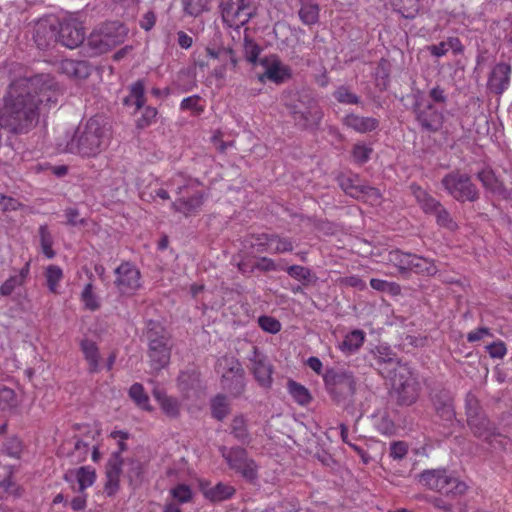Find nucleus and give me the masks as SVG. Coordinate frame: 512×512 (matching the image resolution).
<instances>
[{
    "label": "nucleus",
    "instance_id": "f257e3e1",
    "mask_svg": "<svg viewBox=\"0 0 512 512\" xmlns=\"http://www.w3.org/2000/svg\"><path fill=\"white\" fill-rule=\"evenodd\" d=\"M32 83L30 78L14 80L0 108V126L13 134H26L32 123Z\"/></svg>",
    "mask_w": 512,
    "mask_h": 512
},
{
    "label": "nucleus",
    "instance_id": "f03ea898",
    "mask_svg": "<svg viewBox=\"0 0 512 512\" xmlns=\"http://www.w3.org/2000/svg\"><path fill=\"white\" fill-rule=\"evenodd\" d=\"M111 137L110 123L103 116L96 115L77 127L65 151L81 157H96L109 146Z\"/></svg>",
    "mask_w": 512,
    "mask_h": 512
},
{
    "label": "nucleus",
    "instance_id": "7ed1b4c3",
    "mask_svg": "<svg viewBox=\"0 0 512 512\" xmlns=\"http://www.w3.org/2000/svg\"><path fill=\"white\" fill-rule=\"evenodd\" d=\"M38 47H44L50 40H58L63 46L74 49L85 39V29L76 19H67L62 23L54 16H47L35 23Z\"/></svg>",
    "mask_w": 512,
    "mask_h": 512
},
{
    "label": "nucleus",
    "instance_id": "20e7f679",
    "mask_svg": "<svg viewBox=\"0 0 512 512\" xmlns=\"http://www.w3.org/2000/svg\"><path fill=\"white\" fill-rule=\"evenodd\" d=\"M59 90L50 75L34 76V115L37 114V124L40 138L46 137V116L51 107L58 101ZM45 141H43L44 143Z\"/></svg>",
    "mask_w": 512,
    "mask_h": 512
},
{
    "label": "nucleus",
    "instance_id": "39448f33",
    "mask_svg": "<svg viewBox=\"0 0 512 512\" xmlns=\"http://www.w3.org/2000/svg\"><path fill=\"white\" fill-rule=\"evenodd\" d=\"M417 481L423 487L445 496L457 497L467 491V485L445 468L426 469L417 475Z\"/></svg>",
    "mask_w": 512,
    "mask_h": 512
},
{
    "label": "nucleus",
    "instance_id": "423d86ee",
    "mask_svg": "<svg viewBox=\"0 0 512 512\" xmlns=\"http://www.w3.org/2000/svg\"><path fill=\"white\" fill-rule=\"evenodd\" d=\"M127 28L118 22H109L95 29L88 37V45L95 54H103L122 44Z\"/></svg>",
    "mask_w": 512,
    "mask_h": 512
},
{
    "label": "nucleus",
    "instance_id": "0eeeda50",
    "mask_svg": "<svg viewBox=\"0 0 512 512\" xmlns=\"http://www.w3.org/2000/svg\"><path fill=\"white\" fill-rule=\"evenodd\" d=\"M147 338L151 367L155 370L162 369L170 360L169 337L159 324L151 321L148 324Z\"/></svg>",
    "mask_w": 512,
    "mask_h": 512
},
{
    "label": "nucleus",
    "instance_id": "6e6552de",
    "mask_svg": "<svg viewBox=\"0 0 512 512\" xmlns=\"http://www.w3.org/2000/svg\"><path fill=\"white\" fill-rule=\"evenodd\" d=\"M445 190L455 200L460 202H474L479 198V191L472 183L469 175L453 171L442 179Z\"/></svg>",
    "mask_w": 512,
    "mask_h": 512
},
{
    "label": "nucleus",
    "instance_id": "1a4fd4ad",
    "mask_svg": "<svg viewBox=\"0 0 512 512\" xmlns=\"http://www.w3.org/2000/svg\"><path fill=\"white\" fill-rule=\"evenodd\" d=\"M198 186L199 182L196 180H189L186 184L178 186L177 193L180 197L172 202V210L185 216L199 211L203 205L205 194L198 189Z\"/></svg>",
    "mask_w": 512,
    "mask_h": 512
},
{
    "label": "nucleus",
    "instance_id": "9d476101",
    "mask_svg": "<svg viewBox=\"0 0 512 512\" xmlns=\"http://www.w3.org/2000/svg\"><path fill=\"white\" fill-rule=\"evenodd\" d=\"M323 379L327 391L336 401L351 397L356 392V380L350 372L329 369Z\"/></svg>",
    "mask_w": 512,
    "mask_h": 512
},
{
    "label": "nucleus",
    "instance_id": "9b49d317",
    "mask_svg": "<svg viewBox=\"0 0 512 512\" xmlns=\"http://www.w3.org/2000/svg\"><path fill=\"white\" fill-rule=\"evenodd\" d=\"M218 372L222 375V386L234 395L244 391V370L240 362L230 356L222 357L218 361Z\"/></svg>",
    "mask_w": 512,
    "mask_h": 512
},
{
    "label": "nucleus",
    "instance_id": "f8f14e48",
    "mask_svg": "<svg viewBox=\"0 0 512 512\" xmlns=\"http://www.w3.org/2000/svg\"><path fill=\"white\" fill-rule=\"evenodd\" d=\"M221 453L229 467L241 474L248 481H254L258 476V466L256 462L248 456L245 449L233 447L227 449L221 448Z\"/></svg>",
    "mask_w": 512,
    "mask_h": 512
},
{
    "label": "nucleus",
    "instance_id": "ddd939ff",
    "mask_svg": "<svg viewBox=\"0 0 512 512\" xmlns=\"http://www.w3.org/2000/svg\"><path fill=\"white\" fill-rule=\"evenodd\" d=\"M295 124L301 128H316L319 126L323 112L316 101L307 99L288 105Z\"/></svg>",
    "mask_w": 512,
    "mask_h": 512
},
{
    "label": "nucleus",
    "instance_id": "4468645a",
    "mask_svg": "<svg viewBox=\"0 0 512 512\" xmlns=\"http://www.w3.org/2000/svg\"><path fill=\"white\" fill-rule=\"evenodd\" d=\"M223 21L229 27L246 24L253 15L252 0H220Z\"/></svg>",
    "mask_w": 512,
    "mask_h": 512
},
{
    "label": "nucleus",
    "instance_id": "2eb2a0df",
    "mask_svg": "<svg viewBox=\"0 0 512 512\" xmlns=\"http://www.w3.org/2000/svg\"><path fill=\"white\" fill-rule=\"evenodd\" d=\"M140 271L129 262H124L115 269V287L121 295L131 296L141 287Z\"/></svg>",
    "mask_w": 512,
    "mask_h": 512
},
{
    "label": "nucleus",
    "instance_id": "dca6fc26",
    "mask_svg": "<svg viewBox=\"0 0 512 512\" xmlns=\"http://www.w3.org/2000/svg\"><path fill=\"white\" fill-rule=\"evenodd\" d=\"M259 64L264 70L258 77L261 82L268 80L275 84H281L292 76L290 67L284 64L277 55L265 56L260 59Z\"/></svg>",
    "mask_w": 512,
    "mask_h": 512
},
{
    "label": "nucleus",
    "instance_id": "f3484780",
    "mask_svg": "<svg viewBox=\"0 0 512 512\" xmlns=\"http://www.w3.org/2000/svg\"><path fill=\"white\" fill-rule=\"evenodd\" d=\"M29 272L30 262L28 261L18 274L8 278L0 286V294L2 296L13 295L14 299L17 300L19 304L24 305V300H27V293L23 285L29 275Z\"/></svg>",
    "mask_w": 512,
    "mask_h": 512
},
{
    "label": "nucleus",
    "instance_id": "a211bd4d",
    "mask_svg": "<svg viewBox=\"0 0 512 512\" xmlns=\"http://www.w3.org/2000/svg\"><path fill=\"white\" fill-rule=\"evenodd\" d=\"M399 381L394 380V386L398 393V399L403 405L413 404L419 395V384L416 379L406 370L399 373Z\"/></svg>",
    "mask_w": 512,
    "mask_h": 512
},
{
    "label": "nucleus",
    "instance_id": "6ab92c4d",
    "mask_svg": "<svg viewBox=\"0 0 512 512\" xmlns=\"http://www.w3.org/2000/svg\"><path fill=\"white\" fill-rule=\"evenodd\" d=\"M258 252L286 253L294 249L290 238L281 237L277 234H262L257 237L254 243Z\"/></svg>",
    "mask_w": 512,
    "mask_h": 512
},
{
    "label": "nucleus",
    "instance_id": "aec40b11",
    "mask_svg": "<svg viewBox=\"0 0 512 512\" xmlns=\"http://www.w3.org/2000/svg\"><path fill=\"white\" fill-rule=\"evenodd\" d=\"M511 66L507 63H498L492 69L487 87L495 94H502L510 84Z\"/></svg>",
    "mask_w": 512,
    "mask_h": 512
},
{
    "label": "nucleus",
    "instance_id": "412c9836",
    "mask_svg": "<svg viewBox=\"0 0 512 512\" xmlns=\"http://www.w3.org/2000/svg\"><path fill=\"white\" fill-rule=\"evenodd\" d=\"M252 372L255 379L262 387L269 388L272 384V365L267 357L257 352L254 349V356L251 359Z\"/></svg>",
    "mask_w": 512,
    "mask_h": 512
},
{
    "label": "nucleus",
    "instance_id": "4be33fe9",
    "mask_svg": "<svg viewBox=\"0 0 512 512\" xmlns=\"http://www.w3.org/2000/svg\"><path fill=\"white\" fill-rule=\"evenodd\" d=\"M417 120L423 129L437 131L442 125V115L431 105L418 104L415 109Z\"/></svg>",
    "mask_w": 512,
    "mask_h": 512
},
{
    "label": "nucleus",
    "instance_id": "5701e85b",
    "mask_svg": "<svg viewBox=\"0 0 512 512\" xmlns=\"http://www.w3.org/2000/svg\"><path fill=\"white\" fill-rule=\"evenodd\" d=\"M90 446L88 443L76 439L75 441H67L59 448V453L69 459L71 464H78L86 460Z\"/></svg>",
    "mask_w": 512,
    "mask_h": 512
},
{
    "label": "nucleus",
    "instance_id": "b1692460",
    "mask_svg": "<svg viewBox=\"0 0 512 512\" xmlns=\"http://www.w3.org/2000/svg\"><path fill=\"white\" fill-rule=\"evenodd\" d=\"M122 472L121 457H111L106 467V483L104 491L108 496L114 495L119 489L120 475Z\"/></svg>",
    "mask_w": 512,
    "mask_h": 512
},
{
    "label": "nucleus",
    "instance_id": "393cba45",
    "mask_svg": "<svg viewBox=\"0 0 512 512\" xmlns=\"http://www.w3.org/2000/svg\"><path fill=\"white\" fill-rule=\"evenodd\" d=\"M17 404V397L13 389L7 387L0 388V434L6 432V414L12 413Z\"/></svg>",
    "mask_w": 512,
    "mask_h": 512
},
{
    "label": "nucleus",
    "instance_id": "a878e982",
    "mask_svg": "<svg viewBox=\"0 0 512 512\" xmlns=\"http://www.w3.org/2000/svg\"><path fill=\"white\" fill-rule=\"evenodd\" d=\"M343 124L358 133H367L375 130L379 125V121L373 117H364L351 113L343 118Z\"/></svg>",
    "mask_w": 512,
    "mask_h": 512
},
{
    "label": "nucleus",
    "instance_id": "bb28decb",
    "mask_svg": "<svg viewBox=\"0 0 512 512\" xmlns=\"http://www.w3.org/2000/svg\"><path fill=\"white\" fill-rule=\"evenodd\" d=\"M478 180L482 183L483 187L490 193L499 195L503 198H508L509 193L503 184L496 177L495 173L490 168H484L477 173Z\"/></svg>",
    "mask_w": 512,
    "mask_h": 512
},
{
    "label": "nucleus",
    "instance_id": "cd10ccee",
    "mask_svg": "<svg viewBox=\"0 0 512 512\" xmlns=\"http://www.w3.org/2000/svg\"><path fill=\"white\" fill-rule=\"evenodd\" d=\"M153 396L166 416L170 418H177L180 415L181 404L178 399L168 396L159 389L153 390Z\"/></svg>",
    "mask_w": 512,
    "mask_h": 512
},
{
    "label": "nucleus",
    "instance_id": "c85d7f7f",
    "mask_svg": "<svg viewBox=\"0 0 512 512\" xmlns=\"http://www.w3.org/2000/svg\"><path fill=\"white\" fill-rule=\"evenodd\" d=\"M200 488L204 497L213 502L229 499L235 493V489L232 486L223 483H218L214 487L201 483Z\"/></svg>",
    "mask_w": 512,
    "mask_h": 512
},
{
    "label": "nucleus",
    "instance_id": "c756f323",
    "mask_svg": "<svg viewBox=\"0 0 512 512\" xmlns=\"http://www.w3.org/2000/svg\"><path fill=\"white\" fill-rule=\"evenodd\" d=\"M410 189L416 201L418 202V204L421 206L425 213L434 214L442 206V204L439 201L430 196L424 189H422L417 184H411Z\"/></svg>",
    "mask_w": 512,
    "mask_h": 512
},
{
    "label": "nucleus",
    "instance_id": "7c9ffc66",
    "mask_svg": "<svg viewBox=\"0 0 512 512\" xmlns=\"http://www.w3.org/2000/svg\"><path fill=\"white\" fill-rule=\"evenodd\" d=\"M60 69L67 76L77 79L87 78L90 74V67L85 61L65 59L61 61Z\"/></svg>",
    "mask_w": 512,
    "mask_h": 512
},
{
    "label": "nucleus",
    "instance_id": "2f4dec72",
    "mask_svg": "<svg viewBox=\"0 0 512 512\" xmlns=\"http://www.w3.org/2000/svg\"><path fill=\"white\" fill-rule=\"evenodd\" d=\"M465 403L468 425L472 431H475L476 433L480 434L481 431L477 430L478 422L480 421L482 424H485L486 422L483 419L481 420L479 418V413H481L479 402L473 394L469 393L466 396Z\"/></svg>",
    "mask_w": 512,
    "mask_h": 512
},
{
    "label": "nucleus",
    "instance_id": "473e14b6",
    "mask_svg": "<svg viewBox=\"0 0 512 512\" xmlns=\"http://www.w3.org/2000/svg\"><path fill=\"white\" fill-rule=\"evenodd\" d=\"M81 351L88 362L89 371L97 372L99 369V350L96 343L89 339H83L80 343Z\"/></svg>",
    "mask_w": 512,
    "mask_h": 512
},
{
    "label": "nucleus",
    "instance_id": "72a5a7b5",
    "mask_svg": "<svg viewBox=\"0 0 512 512\" xmlns=\"http://www.w3.org/2000/svg\"><path fill=\"white\" fill-rule=\"evenodd\" d=\"M365 333L362 330H353L339 343V349L346 354L356 352L364 343Z\"/></svg>",
    "mask_w": 512,
    "mask_h": 512
},
{
    "label": "nucleus",
    "instance_id": "f704fd0d",
    "mask_svg": "<svg viewBox=\"0 0 512 512\" xmlns=\"http://www.w3.org/2000/svg\"><path fill=\"white\" fill-rule=\"evenodd\" d=\"M412 255L395 249L388 252L386 260L389 264L397 267L400 273L404 274L409 272Z\"/></svg>",
    "mask_w": 512,
    "mask_h": 512
},
{
    "label": "nucleus",
    "instance_id": "c9c22d12",
    "mask_svg": "<svg viewBox=\"0 0 512 512\" xmlns=\"http://www.w3.org/2000/svg\"><path fill=\"white\" fill-rule=\"evenodd\" d=\"M431 276L437 272V267L432 260L413 254L410 262L409 272Z\"/></svg>",
    "mask_w": 512,
    "mask_h": 512
},
{
    "label": "nucleus",
    "instance_id": "e433bc0d",
    "mask_svg": "<svg viewBox=\"0 0 512 512\" xmlns=\"http://www.w3.org/2000/svg\"><path fill=\"white\" fill-rule=\"evenodd\" d=\"M129 396L139 408L149 412L152 411V406L149 403V397L142 384L134 383L129 389Z\"/></svg>",
    "mask_w": 512,
    "mask_h": 512
},
{
    "label": "nucleus",
    "instance_id": "4c0bfd02",
    "mask_svg": "<svg viewBox=\"0 0 512 512\" xmlns=\"http://www.w3.org/2000/svg\"><path fill=\"white\" fill-rule=\"evenodd\" d=\"M80 299L86 310L96 311L101 306L99 297L94 292V286L91 282L84 286Z\"/></svg>",
    "mask_w": 512,
    "mask_h": 512
},
{
    "label": "nucleus",
    "instance_id": "58836bf2",
    "mask_svg": "<svg viewBox=\"0 0 512 512\" xmlns=\"http://www.w3.org/2000/svg\"><path fill=\"white\" fill-rule=\"evenodd\" d=\"M231 433L240 442H249L250 436L247 429V420L243 415H236L231 423Z\"/></svg>",
    "mask_w": 512,
    "mask_h": 512
},
{
    "label": "nucleus",
    "instance_id": "ea45409f",
    "mask_svg": "<svg viewBox=\"0 0 512 512\" xmlns=\"http://www.w3.org/2000/svg\"><path fill=\"white\" fill-rule=\"evenodd\" d=\"M46 284L50 292H58V283L63 278V271L59 266L49 265L45 271Z\"/></svg>",
    "mask_w": 512,
    "mask_h": 512
},
{
    "label": "nucleus",
    "instance_id": "a19ab883",
    "mask_svg": "<svg viewBox=\"0 0 512 512\" xmlns=\"http://www.w3.org/2000/svg\"><path fill=\"white\" fill-rule=\"evenodd\" d=\"M212 416L217 420H223L230 412L228 400L223 395H217L211 402Z\"/></svg>",
    "mask_w": 512,
    "mask_h": 512
},
{
    "label": "nucleus",
    "instance_id": "79ce46f5",
    "mask_svg": "<svg viewBox=\"0 0 512 512\" xmlns=\"http://www.w3.org/2000/svg\"><path fill=\"white\" fill-rule=\"evenodd\" d=\"M8 478L0 482V500L9 497L17 498L22 495V488L11 481V471L8 470Z\"/></svg>",
    "mask_w": 512,
    "mask_h": 512
},
{
    "label": "nucleus",
    "instance_id": "37998d69",
    "mask_svg": "<svg viewBox=\"0 0 512 512\" xmlns=\"http://www.w3.org/2000/svg\"><path fill=\"white\" fill-rule=\"evenodd\" d=\"M299 17L305 25H312L318 22L319 7L317 4H303L299 10Z\"/></svg>",
    "mask_w": 512,
    "mask_h": 512
},
{
    "label": "nucleus",
    "instance_id": "c03bdc74",
    "mask_svg": "<svg viewBox=\"0 0 512 512\" xmlns=\"http://www.w3.org/2000/svg\"><path fill=\"white\" fill-rule=\"evenodd\" d=\"M76 478L79 485V490L83 491L93 485L96 478L95 470L90 467H80L76 471Z\"/></svg>",
    "mask_w": 512,
    "mask_h": 512
},
{
    "label": "nucleus",
    "instance_id": "a18cd8bd",
    "mask_svg": "<svg viewBox=\"0 0 512 512\" xmlns=\"http://www.w3.org/2000/svg\"><path fill=\"white\" fill-rule=\"evenodd\" d=\"M39 236L42 253L47 259L53 258L55 256V252L52 249L53 239L46 226H40Z\"/></svg>",
    "mask_w": 512,
    "mask_h": 512
},
{
    "label": "nucleus",
    "instance_id": "49530a36",
    "mask_svg": "<svg viewBox=\"0 0 512 512\" xmlns=\"http://www.w3.org/2000/svg\"><path fill=\"white\" fill-rule=\"evenodd\" d=\"M370 286L376 291L385 292L391 295H398L401 291L400 285L397 283L377 278H372L370 280Z\"/></svg>",
    "mask_w": 512,
    "mask_h": 512
},
{
    "label": "nucleus",
    "instance_id": "de8ad7c7",
    "mask_svg": "<svg viewBox=\"0 0 512 512\" xmlns=\"http://www.w3.org/2000/svg\"><path fill=\"white\" fill-rule=\"evenodd\" d=\"M434 407L437 415L443 420L450 421L453 419L455 413L450 399H437L434 401Z\"/></svg>",
    "mask_w": 512,
    "mask_h": 512
},
{
    "label": "nucleus",
    "instance_id": "09e8293b",
    "mask_svg": "<svg viewBox=\"0 0 512 512\" xmlns=\"http://www.w3.org/2000/svg\"><path fill=\"white\" fill-rule=\"evenodd\" d=\"M144 91H145L144 85L141 81L134 83L131 86L130 96L126 100V103L128 101H133L134 105L136 106V109L137 110L141 109L144 106L145 101H146L145 96H144Z\"/></svg>",
    "mask_w": 512,
    "mask_h": 512
},
{
    "label": "nucleus",
    "instance_id": "8fccbe9b",
    "mask_svg": "<svg viewBox=\"0 0 512 512\" xmlns=\"http://www.w3.org/2000/svg\"><path fill=\"white\" fill-rule=\"evenodd\" d=\"M206 52H207V55L211 58L219 59L224 62L230 61V63L232 64L233 67H235L237 65V58L231 49L220 48V49L215 50L212 48H207Z\"/></svg>",
    "mask_w": 512,
    "mask_h": 512
},
{
    "label": "nucleus",
    "instance_id": "3c124183",
    "mask_svg": "<svg viewBox=\"0 0 512 512\" xmlns=\"http://www.w3.org/2000/svg\"><path fill=\"white\" fill-rule=\"evenodd\" d=\"M479 418L481 420L483 419L486 423L482 424L480 421L478 422L477 430L481 431L480 434L476 433L475 431H472V432L474 433V435L476 437L481 438L485 441L491 442L492 437L496 436L495 429L492 426V424L490 423V421L482 413H479Z\"/></svg>",
    "mask_w": 512,
    "mask_h": 512
},
{
    "label": "nucleus",
    "instance_id": "603ef678",
    "mask_svg": "<svg viewBox=\"0 0 512 512\" xmlns=\"http://www.w3.org/2000/svg\"><path fill=\"white\" fill-rule=\"evenodd\" d=\"M289 392L295 401L301 405L307 404L310 401V394L308 390L296 382H289Z\"/></svg>",
    "mask_w": 512,
    "mask_h": 512
},
{
    "label": "nucleus",
    "instance_id": "864d4df0",
    "mask_svg": "<svg viewBox=\"0 0 512 512\" xmlns=\"http://www.w3.org/2000/svg\"><path fill=\"white\" fill-rule=\"evenodd\" d=\"M335 99L342 104H358L359 97L352 93L347 87L340 86L334 92Z\"/></svg>",
    "mask_w": 512,
    "mask_h": 512
},
{
    "label": "nucleus",
    "instance_id": "5fc2aeb1",
    "mask_svg": "<svg viewBox=\"0 0 512 512\" xmlns=\"http://www.w3.org/2000/svg\"><path fill=\"white\" fill-rule=\"evenodd\" d=\"M184 10L191 16H198L207 9L208 0H184Z\"/></svg>",
    "mask_w": 512,
    "mask_h": 512
},
{
    "label": "nucleus",
    "instance_id": "6e6d98bb",
    "mask_svg": "<svg viewBox=\"0 0 512 512\" xmlns=\"http://www.w3.org/2000/svg\"><path fill=\"white\" fill-rule=\"evenodd\" d=\"M171 496L179 503H188L192 499V491L188 485L179 484L170 490Z\"/></svg>",
    "mask_w": 512,
    "mask_h": 512
},
{
    "label": "nucleus",
    "instance_id": "4d7b16f0",
    "mask_svg": "<svg viewBox=\"0 0 512 512\" xmlns=\"http://www.w3.org/2000/svg\"><path fill=\"white\" fill-rule=\"evenodd\" d=\"M437 223L449 230H455L457 228L456 222L451 217L450 213L441 206L435 213Z\"/></svg>",
    "mask_w": 512,
    "mask_h": 512
},
{
    "label": "nucleus",
    "instance_id": "13d9d810",
    "mask_svg": "<svg viewBox=\"0 0 512 512\" xmlns=\"http://www.w3.org/2000/svg\"><path fill=\"white\" fill-rule=\"evenodd\" d=\"M408 449L409 446L405 441H394L390 444L389 456L393 460L400 461L406 457Z\"/></svg>",
    "mask_w": 512,
    "mask_h": 512
},
{
    "label": "nucleus",
    "instance_id": "bf43d9fd",
    "mask_svg": "<svg viewBox=\"0 0 512 512\" xmlns=\"http://www.w3.org/2000/svg\"><path fill=\"white\" fill-rule=\"evenodd\" d=\"M261 48L253 40L245 38L244 40V54L248 62L255 64L260 54Z\"/></svg>",
    "mask_w": 512,
    "mask_h": 512
},
{
    "label": "nucleus",
    "instance_id": "052dcab7",
    "mask_svg": "<svg viewBox=\"0 0 512 512\" xmlns=\"http://www.w3.org/2000/svg\"><path fill=\"white\" fill-rule=\"evenodd\" d=\"M201 98L198 95L189 96L181 101L180 108L182 110H190L195 114H200L204 111L202 105H200Z\"/></svg>",
    "mask_w": 512,
    "mask_h": 512
},
{
    "label": "nucleus",
    "instance_id": "680f3d73",
    "mask_svg": "<svg viewBox=\"0 0 512 512\" xmlns=\"http://www.w3.org/2000/svg\"><path fill=\"white\" fill-rule=\"evenodd\" d=\"M287 273L298 281H309L311 278V271L307 267L300 265H292L286 269Z\"/></svg>",
    "mask_w": 512,
    "mask_h": 512
},
{
    "label": "nucleus",
    "instance_id": "e2e57ef3",
    "mask_svg": "<svg viewBox=\"0 0 512 512\" xmlns=\"http://www.w3.org/2000/svg\"><path fill=\"white\" fill-rule=\"evenodd\" d=\"M364 201L370 202L371 204H378L381 199V194L378 189L366 185L361 186L360 197Z\"/></svg>",
    "mask_w": 512,
    "mask_h": 512
},
{
    "label": "nucleus",
    "instance_id": "0e129e2a",
    "mask_svg": "<svg viewBox=\"0 0 512 512\" xmlns=\"http://www.w3.org/2000/svg\"><path fill=\"white\" fill-rule=\"evenodd\" d=\"M259 326L266 332L275 334L281 329V324L278 320L270 316H261L258 320Z\"/></svg>",
    "mask_w": 512,
    "mask_h": 512
},
{
    "label": "nucleus",
    "instance_id": "69168bd1",
    "mask_svg": "<svg viewBox=\"0 0 512 512\" xmlns=\"http://www.w3.org/2000/svg\"><path fill=\"white\" fill-rule=\"evenodd\" d=\"M158 112L156 108L147 106L142 113V116L137 120L138 128H145L155 122Z\"/></svg>",
    "mask_w": 512,
    "mask_h": 512
},
{
    "label": "nucleus",
    "instance_id": "338daca9",
    "mask_svg": "<svg viewBox=\"0 0 512 512\" xmlns=\"http://www.w3.org/2000/svg\"><path fill=\"white\" fill-rule=\"evenodd\" d=\"M339 284L363 291L366 289V282L358 275H351L339 279Z\"/></svg>",
    "mask_w": 512,
    "mask_h": 512
},
{
    "label": "nucleus",
    "instance_id": "774afa93",
    "mask_svg": "<svg viewBox=\"0 0 512 512\" xmlns=\"http://www.w3.org/2000/svg\"><path fill=\"white\" fill-rule=\"evenodd\" d=\"M418 11V0H401L399 4V12L405 18L414 17Z\"/></svg>",
    "mask_w": 512,
    "mask_h": 512
}]
</instances>
